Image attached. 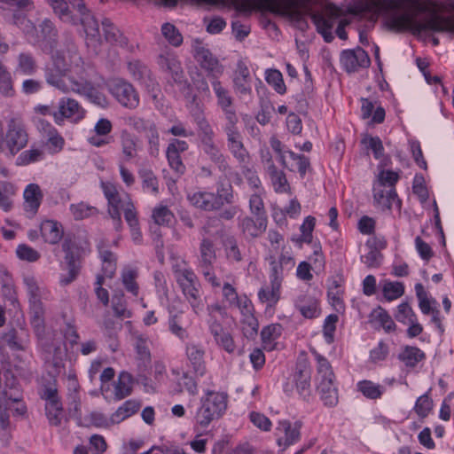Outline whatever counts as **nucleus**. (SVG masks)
<instances>
[{
    "label": "nucleus",
    "mask_w": 454,
    "mask_h": 454,
    "mask_svg": "<svg viewBox=\"0 0 454 454\" xmlns=\"http://www.w3.org/2000/svg\"><path fill=\"white\" fill-rule=\"evenodd\" d=\"M449 7L454 11V2H450ZM382 9L385 25L391 31L409 30L413 34L433 31L454 35V16H442L433 11L423 22L419 21V14L426 9L416 0H384Z\"/></svg>",
    "instance_id": "f257e3e1"
},
{
    "label": "nucleus",
    "mask_w": 454,
    "mask_h": 454,
    "mask_svg": "<svg viewBox=\"0 0 454 454\" xmlns=\"http://www.w3.org/2000/svg\"><path fill=\"white\" fill-rule=\"evenodd\" d=\"M308 5L302 7L303 14L301 20H293L299 25L301 29L308 27L305 20L306 16H309L312 22L317 27V31L323 36L325 43H331L334 39L333 34V27L339 20L336 28V35L341 40H346L348 35L345 31V27L349 24L345 19H341L344 12L333 4H325L320 11L313 12L309 5V0H303Z\"/></svg>",
    "instance_id": "f03ea898"
},
{
    "label": "nucleus",
    "mask_w": 454,
    "mask_h": 454,
    "mask_svg": "<svg viewBox=\"0 0 454 454\" xmlns=\"http://www.w3.org/2000/svg\"><path fill=\"white\" fill-rule=\"evenodd\" d=\"M232 4L239 12L267 11L290 20H301L302 7L308 5L303 0H232Z\"/></svg>",
    "instance_id": "7ed1b4c3"
},
{
    "label": "nucleus",
    "mask_w": 454,
    "mask_h": 454,
    "mask_svg": "<svg viewBox=\"0 0 454 454\" xmlns=\"http://www.w3.org/2000/svg\"><path fill=\"white\" fill-rule=\"evenodd\" d=\"M28 143V134L20 117H11L7 121L5 131L0 121V153L12 158Z\"/></svg>",
    "instance_id": "20e7f679"
},
{
    "label": "nucleus",
    "mask_w": 454,
    "mask_h": 454,
    "mask_svg": "<svg viewBox=\"0 0 454 454\" xmlns=\"http://www.w3.org/2000/svg\"><path fill=\"white\" fill-rule=\"evenodd\" d=\"M50 59L51 62L46 64L43 69L46 83L63 93L70 92L72 88L70 82H67L70 74V67H67L65 50L60 48Z\"/></svg>",
    "instance_id": "39448f33"
},
{
    "label": "nucleus",
    "mask_w": 454,
    "mask_h": 454,
    "mask_svg": "<svg viewBox=\"0 0 454 454\" xmlns=\"http://www.w3.org/2000/svg\"><path fill=\"white\" fill-rule=\"evenodd\" d=\"M228 395L225 393L207 391L206 396L200 400L195 420L201 427H207L216 419H219L227 409Z\"/></svg>",
    "instance_id": "423d86ee"
},
{
    "label": "nucleus",
    "mask_w": 454,
    "mask_h": 454,
    "mask_svg": "<svg viewBox=\"0 0 454 454\" xmlns=\"http://www.w3.org/2000/svg\"><path fill=\"white\" fill-rule=\"evenodd\" d=\"M63 49L66 51L67 67H70L68 82L72 88L71 91L74 92V88L77 87L75 83H90L88 81L90 67L84 62L83 59L79 54L77 47L70 35L66 36L65 42L63 43Z\"/></svg>",
    "instance_id": "0eeeda50"
},
{
    "label": "nucleus",
    "mask_w": 454,
    "mask_h": 454,
    "mask_svg": "<svg viewBox=\"0 0 454 454\" xmlns=\"http://www.w3.org/2000/svg\"><path fill=\"white\" fill-rule=\"evenodd\" d=\"M176 278L184 295L186 297L193 310L197 313L200 309V282L195 273L188 268L178 269L175 271Z\"/></svg>",
    "instance_id": "6e6552de"
},
{
    "label": "nucleus",
    "mask_w": 454,
    "mask_h": 454,
    "mask_svg": "<svg viewBox=\"0 0 454 454\" xmlns=\"http://www.w3.org/2000/svg\"><path fill=\"white\" fill-rule=\"evenodd\" d=\"M109 91L124 107L135 109L139 105V96L133 85L123 80H115L109 84Z\"/></svg>",
    "instance_id": "1a4fd4ad"
},
{
    "label": "nucleus",
    "mask_w": 454,
    "mask_h": 454,
    "mask_svg": "<svg viewBox=\"0 0 454 454\" xmlns=\"http://www.w3.org/2000/svg\"><path fill=\"white\" fill-rule=\"evenodd\" d=\"M190 113L193 118V121L197 124L198 130L200 132L201 143H207L214 141L215 132L206 119L203 110L197 101V96L192 95L189 105Z\"/></svg>",
    "instance_id": "9d476101"
},
{
    "label": "nucleus",
    "mask_w": 454,
    "mask_h": 454,
    "mask_svg": "<svg viewBox=\"0 0 454 454\" xmlns=\"http://www.w3.org/2000/svg\"><path fill=\"white\" fill-rule=\"evenodd\" d=\"M340 63L348 73H353L359 68L368 67L371 60L367 52L358 46L353 50H344L340 54Z\"/></svg>",
    "instance_id": "9b49d317"
},
{
    "label": "nucleus",
    "mask_w": 454,
    "mask_h": 454,
    "mask_svg": "<svg viewBox=\"0 0 454 454\" xmlns=\"http://www.w3.org/2000/svg\"><path fill=\"white\" fill-rule=\"evenodd\" d=\"M310 378L311 372L309 361L305 357L300 358L296 364L294 379L297 392L305 402H309L311 397Z\"/></svg>",
    "instance_id": "f8f14e48"
},
{
    "label": "nucleus",
    "mask_w": 454,
    "mask_h": 454,
    "mask_svg": "<svg viewBox=\"0 0 454 454\" xmlns=\"http://www.w3.org/2000/svg\"><path fill=\"white\" fill-rule=\"evenodd\" d=\"M1 342L12 351H27L31 343L29 331L26 327L12 328L2 335Z\"/></svg>",
    "instance_id": "ddd939ff"
},
{
    "label": "nucleus",
    "mask_w": 454,
    "mask_h": 454,
    "mask_svg": "<svg viewBox=\"0 0 454 454\" xmlns=\"http://www.w3.org/2000/svg\"><path fill=\"white\" fill-rule=\"evenodd\" d=\"M301 420H296L294 423L287 419L280 420L276 428L278 435V444L286 448L297 442L301 438Z\"/></svg>",
    "instance_id": "4468645a"
},
{
    "label": "nucleus",
    "mask_w": 454,
    "mask_h": 454,
    "mask_svg": "<svg viewBox=\"0 0 454 454\" xmlns=\"http://www.w3.org/2000/svg\"><path fill=\"white\" fill-rule=\"evenodd\" d=\"M39 28V47L43 52L52 56L56 51H59V49H57L59 45L58 31L53 23L48 19L42 21Z\"/></svg>",
    "instance_id": "2eb2a0df"
},
{
    "label": "nucleus",
    "mask_w": 454,
    "mask_h": 454,
    "mask_svg": "<svg viewBox=\"0 0 454 454\" xmlns=\"http://www.w3.org/2000/svg\"><path fill=\"white\" fill-rule=\"evenodd\" d=\"M193 56L200 67L206 70L209 76L216 79L223 74V66L208 49L202 45H198L194 49Z\"/></svg>",
    "instance_id": "dca6fc26"
},
{
    "label": "nucleus",
    "mask_w": 454,
    "mask_h": 454,
    "mask_svg": "<svg viewBox=\"0 0 454 454\" xmlns=\"http://www.w3.org/2000/svg\"><path fill=\"white\" fill-rule=\"evenodd\" d=\"M84 111L78 101L71 98H62L59 101V110L52 116L57 124L61 125L65 119L83 118Z\"/></svg>",
    "instance_id": "f3484780"
},
{
    "label": "nucleus",
    "mask_w": 454,
    "mask_h": 454,
    "mask_svg": "<svg viewBox=\"0 0 454 454\" xmlns=\"http://www.w3.org/2000/svg\"><path fill=\"white\" fill-rule=\"evenodd\" d=\"M217 220L209 218L205 225L201 228L200 233L203 239L200 245V260L206 264H212L215 260V251L213 241L207 236L210 235V228L214 226Z\"/></svg>",
    "instance_id": "a211bd4d"
},
{
    "label": "nucleus",
    "mask_w": 454,
    "mask_h": 454,
    "mask_svg": "<svg viewBox=\"0 0 454 454\" xmlns=\"http://www.w3.org/2000/svg\"><path fill=\"white\" fill-rule=\"evenodd\" d=\"M190 203L203 211H216L221 209L215 192L198 191L187 195Z\"/></svg>",
    "instance_id": "6ab92c4d"
},
{
    "label": "nucleus",
    "mask_w": 454,
    "mask_h": 454,
    "mask_svg": "<svg viewBox=\"0 0 454 454\" xmlns=\"http://www.w3.org/2000/svg\"><path fill=\"white\" fill-rule=\"evenodd\" d=\"M270 284H278L281 286L284 273L286 270H290L294 265V262L292 257L281 254L278 260H276L274 256L270 257Z\"/></svg>",
    "instance_id": "aec40b11"
},
{
    "label": "nucleus",
    "mask_w": 454,
    "mask_h": 454,
    "mask_svg": "<svg viewBox=\"0 0 454 454\" xmlns=\"http://www.w3.org/2000/svg\"><path fill=\"white\" fill-rule=\"evenodd\" d=\"M186 356L188 366L192 368L197 377H202L207 372L206 363L204 360L205 351L202 348L195 344L186 346Z\"/></svg>",
    "instance_id": "412c9836"
},
{
    "label": "nucleus",
    "mask_w": 454,
    "mask_h": 454,
    "mask_svg": "<svg viewBox=\"0 0 454 454\" xmlns=\"http://www.w3.org/2000/svg\"><path fill=\"white\" fill-rule=\"evenodd\" d=\"M268 225V217L245 216L239 222V227L245 236L257 238L265 232Z\"/></svg>",
    "instance_id": "4be33fe9"
},
{
    "label": "nucleus",
    "mask_w": 454,
    "mask_h": 454,
    "mask_svg": "<svg viewBox=\"0 0 454 454\" xmlns=\"http://www.w3.org/2000/svg\"><path fill=\"white\" fill-rule=\"evenodd\" d=\"M212 88L216 97L217 106L221 108L223 114L235 113L236 111L233 107L234 98L231 91L217 78L212 81Z\"/></svg>",
    "instance_id": "5701e85b"
},
{
    "label": "nucleus",
    "mask_w": 454,
    "mask_h": 454,
    "mask_svg": "<svg viewBox=\"0 0 454 454\" xmlns=\"http://www.w3.org/2000/svg\"><path fill=\"white\" fill-rule=\"evenodd\" d=\"M25 210L35 215L41 205L43 194L36 184H29L24 191Z\"/></svg>",
    "instance_id": "b1692460"
},
{
    "label": "nucleus",
    "mask_w": 454,
    "mask_h": 454,
    "mask_svg": "<svg viewBox=\"0 0 454 454\" xmlns=\"http://www.w3.org/2000/svg\"><path fill=\"white\" fill-rule=\"evenodd\" d=\"M373 198L375 202L382 208L390 209L393 202L401 205V200L397 198L395 189L393 187L387 189L381 184H376L373 187Z\"/></svg>",
    "instance_id": "393cba45"
},
{
    "label": "nucleus",
    "mask_w": 454,
    "mask_h": 454,
    "mask_svg": "<svg viewBox=\"0 0 454 454\" xmlns=\"http://www.w3.org/2000/svg\"><path fill=\"white\" fill-rule=\"evenodd\" d=\"M62 247L66 254L65 261L67 264L81 266V258L86 254L88 249L75 239L65 240Z\"/></svg>",
    "instance_id": "a878e982"
},
{
    "label": "nucleus",
    "mask_w": 454,
    "mask_h": 454,
    "mask_svg": "<svg viewBox=\"0 0 454 454\" xmlns=\"http://www.w3.org/2000/svg\"><path fill=\"white\" fill-rule=\"evenodd\" d=\"M160 67L168 72L176 82H182L184 78V71L181 63L176 57L173 54L160 55L159 61Z\"/></svg>",
    "instance_id": "bb28decb"
},
{
    "label": "nucleus",
    "mask_w": 454,
    "mask_h": 454,
    "mask_svg": "<svg viewBox=\"0 0 454 454\" xmlns=\"http://www.w3.org/2000/svg\"><path fill=\"white\" fill-rule=\"evenodd\" d=\"M30 309V323L35 335L42 336L44 333V308L42 301L29 302Z\"/></svg>",
    "instance_id": "cd10ccee"
},
{
    "label": "nucleus",
    "mask_w": 454,
    "mask_h": 454,
    "mask_svg": "<svg viewBox=\"0 0 454 454\" xmlns=\"http://www.w3.org/2000/svg\"><path fill=\"white\" fill-rule=\"evenodd\" d=\"M295 307L306 318H315L320 314L318 301L308 295H301L295 301Z\"/></svg>",
    "instance_id": "c85d7f7f"
},
{
    "label": "nucleus",
    "mask_w": 454,
    "mask_h": 454,
    "mask_svg": "<svg viewBox=\"0 0 454 454\" xmlns=\"http://www.w3.org/2000/svg\"><path fill=\"white\" fill-rule=\"evenodd\" d=\"M334 379L320 380L317 390L325 405L333 407L338 403V392L333 384Z\"/></svg>",
    "instance_id": "c756f323"
},
{
    "label": "nucleus",
    "mask_w": 454,
    "mask_h": 454,
    "mask_svg": "<svg viewBox=\"0 0 454 454\" xmlns=\"http://www.w3.org/2000/svg\"><path fill=\"white\" fill-rule=\"evenodd\" d=\"M202 146L203 152L207 155L209 160L216 165L220 171L225 172L229 169V164L226 157L215 145V141L204 143L202 144Z\"/></svg>",
    "instance_id": "7c9ffc66"
},
{
    "label": "nucleus",
    "mask_w": 454,
    "mask_h": 454,
    "mask_svg": "<svg viewBox=\"0 0 454 454\" xmlns=\"http://www.w3.org/2000/svg\"><path fill=\"white\" fill-rule=\"evenodd\" d=\"M105 39L112 43L118 44L120 46H126L128 44V39L123 34L115 27L109 19H104L101 22Z\"/></svg>",
    "instance_id": "2f4dec72"
},
{
    "label": "nucleus",
    "mask_w": 454,
    "mask_h": 454,
    "mask_svg": "<svg viewBox=\"0 0 454 454\" xmlns=\"http://www.w3.org/2000/svg\"><path fill=\"white\" fill-rule=\"evenodd\" d=\"M183 317L184 315L182 311H177L174 314L172 311H170V316L168 322V330L170 333L180 340H185L189 336L187 325Z\"/></svg>",
    "instance_id": "473e14b6"
},
{
    "label": "nucleus",
    "mask_w": 454,
    "mask_h": 454,
    "mask_svg": "<svg viewBox=\"0 0 454 454\" xmlns=\"http://www.w3.org/2000/svg\"><path fill=\"white\" fill-rule=\"evenodd\" d=\"M76 88L75 91L79 94H84L92 103L98 105L101 107H105L107 106V99L106 96L95 89L91 82L90 83H75Z\"/></svg>",
    "instance_id": "72a5a7b5"
},
{
    "label": "nucleus",
    "mask_w": 454,
    "mask_h": 454,
    "mask_svg": "<svg viewBox=\"0 0 454 454\" xmlns=\"http://www.w3.org/2000/svg\"><path fill=\"white\" fill-rule=\"evenodd\" d=\"M37 62L30 52H20L17 57L16 72L23 75H33L37 71Z\"/></svg>",
    "instance_id": "f704fd0d"
},
{
    "label": "nucleus",
    "mask_w": 454,
    "mask_h": 454,
    "mask_svg": "<svg viewBox=\"0 0 454 454\" xmlns=\"http://www.w3.org/2000/svg\"><path fill=\"white\" fill-rule=\"evenodd\" d=\"M149 340L143 334L135 335V348L137 359L145 368L148 367L152 362L151 352L149 349Z\"/></svg>",
    "instance_id": "c9c22d12"
},
{
    "label": "nucleus",
    "mask_w": 454,
    "mask_h": 454,
    "mask_svg": "<svg viewBox=\"0 0 454 454\" xmlns=\"http://www.w3.org/2000/svg\"><path fill=\"white\" fill-rule=\"evenodd\" d=\"M370 322H378L387 333L395 331L396 325L386 309L378 307L370 314Z\"/></svg>",
    "instance_id": "e433bc0d"
},
{
    "label": "nucleus",
    "mask_w": 454,
    "mask_h": 454,
    "mask_svg": "<svg viewBox=\"0 0 454 454\" xmlns=\"http://www.w3.org/2000/svg\"><path fill=\"white\" fill-rule=\"evenodd\" d=\"M40 230L44 240L50 244H57L62 237L59 223L52 220L43 221Z\"/></svg>",
    "instance_id": "4c0bfd02"
},
{
    "label": "nucleus",
    "mask_w": 454,
    "mask_h": 454,
    "mask_svg": "<svg viewBox=\"0 0 454 454\" xmlns=\"http://www.w3.org/2000/svg\"><path fill=\"white\" fill-rule=\"evenodd\" d=\"M133 379L130 373L122 372L119 375L118 382L114 387V396L121 400L129 396L132 392Z\"/></svg>",
    "instance_id": "58836bf2"
},
{
    "label": "nucleus",
    "mask_w": 454,
    "mask_h": 454,
    "mask_svg": "<svg viewBox=\"0 0 454 454\" xmlns=\"http://www.w3.org/2000/svg\"><path fill=\"white\" fill-rule=\"evenodd\" d=\"M224 123L223 130L227 137V141L231 139L241 138V133L239 129V117L237 113H227L223 114Z\"/></svg>",
    "instance_id": "ea45409f"
},
{
    "label": "nucleus",
    "mask_w": 454,
    "mask_h": 454,
    "mask_svg": "<svg viewBox=\"0 0 454 454\" xmlns=\"http://www.w3.org/2000/svg\"><path fill=\"white\" fill-rule=\"evenodd\" d=\"M140 408V403L134 400L126 401L117 411L111 416V423H120L125 419L135 414Z\"/></svg>",
    "instance_id": "a19ab883"
},
{
    "label": "nucleus",
    "mask_w": 454,
    "mask_h": 454,
    "mask_svg": "<svg viewBox=\"0 0 454 454\" xmlns=\"http://www.w3.org/2000/svg\"><path fill=\"white\" fill-rule=\"evenodd\" d=\"M0 93L5 98H12L15 95L12 74L2 61H0Z\"/></svg>",
    "instance_id": "79ce46f5"
},
{
    "label": "nucleus",
    "mask_w": 454,
    "mask_h": 454,
    "mask_svg": "<svg viewBox=\"0 0 454 454\" xmlns=\"http://www.w3.org/2000/svg\"><path fill=\"white\" fill-rule=\"evenodd\" d=\"M267 172L276 192H287L290 190L285 173L278 170L275 165L268 168Z\"/></svg>",
    "instance_id": "37998d69"
},
{
    "label": "nucleus",
    "mask_w": 454,
    "mask_h": 454,
    "mask_svg": "<svg viewBox=\"0 0 454 454\" xmlns=\"http://www.w3.org/2000/svg\"><path fill=\"white\" fill-rule=\"evenodd\" d=\"M398 357L406 366L414 367L426 357V355L417 347L406 346Z\"/></svg>",
    "instance_id": "c03bdc74"
},
{
    "label": "nucleus",
    "mask_w": 454,
    "mask_h": 454,
    "mask_svg": "<svg viewBox=\"0 0 454 454\" xmlns=\"http://www.w3.org/2000/svg\"><path fill=\"white\" fill-rule=\"evenodd\" d=\"M127 124L137 132L145 133L146 137L157 130L156 124L153 121L138 116H129L127 119Z\"/></svg>",
    "instance_id": "a18cd8bd"
},
{
    "label": "nucleus",
    "mask_w": 454,
    "mask_h": 454,
    "mask_svg": "<svg viewBox=\"0 0 454 454\" xmlns=\"http://www.w3.org/2000/svg\"><path fill=\"white\" fill-rule=\"evenodd\" d=\"M129 70L135 80L148 87L154 85L153 81L151 79V71L146 66L136 61L129 64Z\"/></svg>",
    "instance_id": "49530a36"
},
{
    "label": "nucleus",
    "mask_w": 454,
    "mask_h": 454,
    "mask_svg": "<svg viewBox=\"0 0 454 454\" xmlns=\"http://www.w3.org/2000/svg\"><path fill=\"white\" fill-rule=\"evenodd\" d=\"M121 146L125 160L129 161L137 156V141L129 132H121Z\"/></svg>",
    "instance_id": "de8ad7c7"
},
{
    "label": "nucleus",
    "mask_w": 454,
    "mask_h": 454,
    "mask_svg": "<svg viewBox=\"0 0 454 454\" xmlns=\"http://www.w3.org/2000/svg\"><path fill=\"white\" fill-rule=\"evenodd\" d=\"M44 158V151L40 148H30L23 151L16 159L18 166H27L38 162Z\"/></svg>",
    "instance_id": "09e8293b"
},
{
    "label": "nucleus",
    "mask_w": 454,
    "mask_h": 454,
    "mask_svg": "<svg viewBox=\"0 0 454 454\" xmlns=\"http://www.w3.org/2000/svg\"><path fill=\"white\" fill-rule=\"evenodd\" d=\"M264 193V191L254 192L249 198V209L254 217H268L262 200Z\"/></svg>",
    "instance_id": "8fccbe9b"
},
{
    "label": "nucleus",
    "mask_w": 454,
    "mask_h": 454,
    "mask_svg": "<svg viewBox=\"0 0 454 454\" xmlns=\"http://www.w3.org/2000/svg\"><path fill=\"white\" fill-rule=\"evenodd\" d=\"M138 276L137 270L132 268H126L121 273V281L126 290L137 296L138 294V285L136 281Z\"/></svg>",
    "instance_id": "3c124183"
},
{
    "label": "nucleus",
    "mask_w": 454,
    "mask_h": 454,
    "mask_svg": "<svg viewBox=\"0 0 454 454\" xmlns=\"http://www.w3.org/2000/svg\"><path fill=\"white\" fill-rule=\"evenodd\" d=\"M215 195L217 198L221 208L224 204L231 205L234 203V191L231 184H218Z\"/></svg>",
    "instance_id": "603ef678"
},
{
    "label": "nucleus",
    "mask_w": 454,
    "mask_h": 454,
    "mask_svg": "<svg viewBox=\"0 0 454 454\" xmlns=\"http://www.w3.org/2000/svg\"><path fill=\"white\" fill-rule=\"evenodd\" d=\"M280 286L278 284H270V286L262 287L258 293L259 300L262 302H268L270 305H274L280 298Z\"/></svg>",
    "instance_id": "864d4df0"
},
{
    "label": "nucleus",
    "mask_w": 454,
    "mask_h": 454,
    "mask_svg": "<svg viewBox=\"0 0 454 454\" xmlns=\"http://www.w3.org/2000/svg\"><path fill=\"white\" fill-rule=\"evenodd\" d=\"M227 145L230 152L239 160V163L245 164L247 162L249 155L248 152L244 146L242 137L228 140Z\"/></svg>",
    "instance_id": "5fc2aeb1"
},
{
    "label": "nucleus",
    "mask_w": 454,
    "mask_h": 454,
    "mask_svg": "<svg viewBox=\"0 0 454 454\" xmlns=\"http://www.w3.org/2000/svg\"><path fill=\"white\" fill-rule=\"evenodd\" d=\"M15 187L9 182H2L0 184V207L4 211H9L12 208V203L11 197L15 194Z\"/></svg>",
    "instance_id": "6e6d98bb"
},
{
    "label": "nucleus",
    "mask_w": 454,
    "mask_h": 454,
    "mask_svg": "<svg viewBox=\"0 0 454 454\" xmlns=\"http://www.w3.org/2000/svg\"><path fill=\"white\" fill-rule=\"evenodd\" d=\"M312 353L317 362L318 380L334 379V373L328 360L317 353L315 349L312 351Z\"/></svg>",
    "instance_id": "4d7b16f0"
},
{
    "label": "nucleus",
    "mask_w": 454,
    "mask_h": 454,
    "mask_svg": "<svg viewBox=\"0 0 454 454\" xmlns=\"http://www.w3.org/2000/svg\"><path fill=\"white\" fill-rule=\"evenodd\" d=\"M161 33L171 45L178 47L182 44L183 35L173 24L164 23L161 27Z\"/></svg>",
    "instance_id": "13d9d810"
},
{
    "label": "nucleus",
    "mask_w": 454,
    "mask_h": 454,
    "mask_svg": "<svg viewBox=\"0 0 454 454\" xmlns=\"http://www.w3.org/2000/svg\"><path fill=\"white\" fill-rule=\"evenodd\" d=\"M54 12L59 15L60 20L66 22L75 24L76 21L70 14L69 7L65 0H49ZM71 2V0H69Z\"/></svg>",
    "instance_id": "bf43d9fd"
},
{
    "label": "nucleus",
    "mask_w": 454,
    "mask_h": 454,
    "mask_svg": "<svg viewBox=\"0 0 454 454\" xmlns=\"http://www.w3.org/2000/svg\"><path fill=\"white\" fill-rule=\"evenodd\" d=\"M139 176L142 179L144 189L151 190L153 194L159 192V181L154 173L149 168L139 170Z\"/></svg>",
    "instance_id": "052dcab7"
},
{
    "label": "nucleus",
    "mask_w": 454,
    "mask_h": 454,
    "mask_svg": "<svg viewBox=\"0 0 454 454\" xmlns=\"http://www.w3.org/2000/svg\"><path fill=\"white\" fill-rule=\"evenodd\" d=\"M99 254L103 262L106 263V265L103 267L105 275L108 278H113L116 270V256L112 251L100 247Z\"/></svg>",
    "instance_id": "680f3d73"
},
{
    "label": "nucleus",
    "mask_w": 454,
    "mask_h": 454,
    "mask_svg": "<svg viewBox=\"0 0 454 454\" xmlns=\"http://www.w3.org/2000/svg\"><path fill=\"white\" fill-rule=\"evenodd\" d=\"M358 390L370 399L380 398L382 395V387L370 380H362L357 384Z\"/></svg>",
    "instance_id": "e2e57ef3"
},
{
    "label": "nucleus",
    "mask_w": 454,
    "mask_h": 454,
    "mask_svg": "<svg viewBox=\"0 0 454 454\" xmlns=\"http://www.w3.org/2000/svg\"><path fill=\"white\" fill-rule=\"evenodd\" d=\"M382 292L387 301H393L403 294L404 286L401 282L386 281Z\"/></svg>",
    "instance_id": "0e129e2a"
},
{
    "label": "nucleus",
    "mask_w": 454,
    "mask_h": 454,
    "mask_svg": "<svg viewBox=\"0 0 454 454\" xmlns=\"http://www.w3.org/2000/svg\"><path fill=\"white\" fill-rule=\"evenodd\" d=\"M266 82L271 85L274 90L279 93L284 94L286 90L282 74L277 69H270L266 73Z\"/></svg>",
    "instance_id": "69168bd1"
},
{
    "label": "nucleus",
    "mask_w": 454,
    "mask_h": 454,
    "mask_svg": "<svg viewBox=\"0 0 454 454\" xmlns=\"http://www.w3.org/2000/svg\"><path fill=\"white\" fill-rule=\"evenodd\" d=\"M361 143L367 148L371 149L373 153L374 158L379 160L384 154V147L382 141L379 137H372L366 135L361 140Z\"/></svg>",
    "instance_id": "338daca9"
},
{
    "label": "nucleus",
    "mask_w": 454,
    "mask_h": 454,
    "mask_svg": "<svg viewBox=\"0 0 454 454\" xmlns=\"http://www.w3.org/2000/svg\"><path fill=\"white\" fill-rule=\"evenodd\" d=\"M432 409L433 400L429 397L427 393L422 395L417 399L414 411L419 418L425 419L427 417Z\"/></svg>",
    "instance_id": "774afa93"
}]
</instances>
